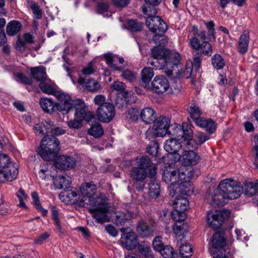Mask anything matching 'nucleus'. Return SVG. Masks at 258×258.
Instances as JSON below:
<instances>
[{
  "label": "nucleus",
  "instance_id": "7ed1b4c3",
  "mask_svg": "<svg viewBox=\"0 0 258 258\" xmlns=\"http://www.w3.org/2000/svg\"><path fill=\"white\" fill-rule=\"evenodd\" d=\"M59 145V141L54 136L45 135L37 152L44 160H52L57 156Z\"/></svg>",
  "mask_w": 258,
  "mask_h": 258
},
{
  "label": "nucleus",
  "instance_id": "9b49d317",
  "mask_svg": "<svg viewBox=\"0 0 258 258\" xmlns=\"http://www.w3.org/2000/svg\"><path fill=\"white\" fill-rule=\"evenodd\" d=\"M146 23L150 31L153 33H165L167 29V25L159 16L148 17Z\"/></svg>",
  "mask_w": 258,
  "mask_h": 258
},
{
  "label": "nucleus",
  "instance_id": "37998d69",
  "mask_svg": "<svg viewBox=\"0 0 258 258\" xmlns=\"http://www.w3.org/2000/svg\"><path fill=\"white\" fill-rule=\"evenodd\" d=\"M244 194L245 195L249 197H252L255 195H257V191L254 182H250L246 183L244 185Z\"/></svg>",
  "mask_w": 258,
  "mask_h": 258
},
{
  "label": "nucleus",
  "instance_id": "49530a36",
  "mask_svg": "<svg viewBox=\"0 0 258 258\" xmlns=\"http://www.w3.org/2000/svg\"><path fill=\"white\" fill-rule=\"evenodd\" d=\"M202 128H204L210 134L214 133L217 128V125L215 122L211 118H207Z\"/></svg>",
  "mask_w": 258,
  "mask_h": 258
},
{
  "label": "nucleus",
  "instance_id": "c9c22d12",
  "mask_svg": "<svg viewBox=\"0 0 258 258\" xmlns=\"http://www.w3.org/2000/svg\"><path fill=\"white\" fill-rule=\"evenodd\" d=\"M183 150L184 151H193L198 149V144L197 141L191 138L190 139L185 138L181 142Z\"/></svg>",
  "mask_w": 258,
  "mask_h": 258
},
{
  "label": "nucleus",
  "instance_id": "09e8293b",
  "mask_svg": "<svg viewBox=\"0 0 258 258\" xmlns=\"http://www.w3.org/2000/svg\"><path fill=\"white\" fill-rule=\"evenodd\" d=\"M159 148V146L158 142L153 140L150 142L149 145L147 146V152L152 156H157Z\"/></svg>",
  "mask_w": 258,
  "mask_h": 258
},
{
  "label": "nucleus",
  "instance_id": "e2e57ef3",
  "mask_svg": "<svg viewBox=\"0 0 258 258\" xmlns=\"http://www.w3.org/2000/svg\"><path fill=\"white\" fill-rule=\"evenodd\" d=\"M199 114H190L189 118L190 119L191 121L192 120L195 121L198 126L202 127L207 118L200 116Z\"/></svg>",
  "mask_w": 258,
  "mask_h": 258
},
{
  "label": "nucleus",
  "instance_id": "5fc2aeb1",
  "mask_svg": "<svg viewBox=\"0 0 258 258\" xmlns=\"http://www.w3.org/2000/svg\"><path fill=\"white\" fill-rule=\"evenodd\" d=\"M86 88L89 91L96 92L100 88L99 83L94 80H89L87 81Z\"/></svg>",
  "mask_w": 258,
  "mask_h": 258
},
{
  "label": "nucleus",
  "instance_id": "dca6fc26",
  "mask_svg": "<svg viewBox=\"0 0 258 258\" xmlns=\"http://www.w3.org/2000/svg\"><path fill=\"white\" fill-rule=\"evenodd\" d=\"M94 118V114H75L74 118L68 121L67 124L70 128L78 130L82 126L83 120L89 122Z\"/></svg>",
  "mask_w": 258,
  "mask_h": 258
},
{
  "label": "nucleus",
  "instance_id": "6e6d98bb",
  "mask_svg": "<svg viewBox=\"0 0 258 258\" xmlns=\"http://www.w3.org/2000/svg\"><path fill=\"white\" fill-rule=\"evenodd\" d=\"M142 120L146 124L155 123L157 116L156 114H140Z\"/></svg>",
  "mask_w": 258,
  "mask_h": 258
},
{
  "label": "nucleus",
  "instance_id": "bb28decb",
  "mask_svg": "<svg viewBox=\"0 0 258 258\" xmlns=\"http://www.w3.org/2000/svg\"><path fill=\"white\" fill-rule=\"evenodd\" d=\"M173 220L176 222L173 227L174 233L177 236H183L187 232L188 225L183 222L184 220Z\"/></svg>",
  "mask_w": 258,
  "mask_h": 258
},
{
  "label": "nucleus",
  "instance_id": "7c9ffc66",
  "mask_svg": "<svg viewBox=\"0 0 258 258\" xmlns=\"http://www.w3.org/2000/svg\"><path fill=\"white\" fill-rule=\"evenodd\" d=\"M154 75L153 69L150 68H144L141 72L142 84L145 87H149V84Z\"/></svg>",
  "mask_w": 258,
  "mask_h": 258
},
{
  "label": "nucleus",
  "instance_id": "a211bd4d",
  "mask_svg": "<svg viewBox=\"0 0 258 258\" xmlns=\"http://www.w3.org/2000/svg\"><path fill=\"white\" fill-rule=\"evenodd\" d=\"M179 159L184 166H193L198 163L200 156L193 151H184L180 156Z\"/></svg>",
  "mask_w": 258,
  "mask_h": 258
},
{
  "label": "nucleus",
  "instance_id": "774afa93",
  "mask_svg": "<svg viewBox=\"0 0 258 258\" xmlns=\"http://www.w3.org/2000/svg\"><path fill=\"white\" fill-rule=\"evenodd\" d=\"M98 119L104 123L110 122L114 117L115 114H96Z\"/></svg>",
  "mask_w": 258,
  "mask_h": 258
},
{
  "label": "nucleus",
  "instance_id": "0e129e2a",
  "mask_svg": "<svg viewBox=\"0 0 258 258\" xmlns=\"http://www.w3.org/2000/svg\"><path fill=\"white\" fill-rule=\"evenodd\" d=\"M121 76L125 80L130 82H134L136 80V74L128 70L124 71L122 73Z\"/></svg>",
  "mask_w": 258,
  "mask_h": 258
},
{
  "label": "nucleus",
  "instance_id": "473e14b6",
  "mask_svg": "<svg viewBox=\"0 0 258 258\" xmlns=\"http://www.w3.org/2000/svg\"><path fill=\"white\" fill-rule=\"evenodd\" d=\"M111 88L116 91L119 95H120L123 97H128L132 94V92H128L125 90V85L121 82L116 81L113 82L111 85Z\"/></svg>",
  "mask_w": 258,
  "mask_h": 258
},
{
  "label": "nucleus",
  "instance_id": "412c9836",
  "mask_svg": "<svg viewBox=\"0 0 258 258\" xmlns=\"http://www.w3.org/2000/svg\"><path fill=\"white\" fill-rule=\"evenodd\" d=\"M178 139H170L166 140L164 144L165 150L169 154L176 153L181 148L182 145Z\"/></svg>",
  "mask_w": 258,
  "mask_h": 258
},
{
  "label": "nucleus",
  "instance_id": "c03bdc74",
  "mask_svg": "<svg viewBox=\"0 0 258 258\" xmlns=\"http://www.w3.org/2000/svg\"><path fill=\"white\" fill-rule=\"evenodd\" d=\"M179 251L182 256L188 258L192 255V248L191 247V245L189 243H185L180 246Z\"/></svg>",
  "mask_w": 258,
  "mask_h": 258
},
{
  "label": "nucleus",
  "instance_id": "39448f33",
  "mask_svg": "<svg viewBox=\"0 0 258 258\" xmlns=\"http://www.w3.org/2000/svg\"><path fill=\"white\" fill-rule=\"evenodd\" d=\"M230 213L229 210L225 209L209 211L207 215V223L212 228L219 229L225 219L229 217Z\"/></svg>",
  "mask_w": 258,
  "mask_h": 258
},
{
  "label": "nucleus",
  "instance_id": "603ef678",
  "mask_svg": "<svg viewBox=\"0 0 258 258\" xmlns=\"http://www.w3.org/2000/svg\"><path fill=\"white\" fill-rule=\"evenodd\" d=\"M160 253L162 255L163 258H173L175 254V253L173 248L169 245H165L161 251Z\"/></svg>",
  "mask_w": 258,
  "mask_h": 258
},
{
  "label": "nucleus",
  "instance_id": "4be33fe9",
  "mask_svg": "<svg viewBox=\"0 0 258 258\" xmlns=\"http://www.w3.org/2000/svg\"><path fill=\"white\" fill-rule=\"evenodd\" d=\"M80 190L81 195L83 196L82 198L85 199V200H87V198L95 194L96 191V186L92 181H90L82 184Z\"/></svg>",
  "mask_w": 258,
  "mask_h": 258
},
{
  "label": "nucleus",
  "instance_id": "ddd939ff",
  "mask_svg": "<svg viewBox=\"0 0 258 258\" xmlns=\"http://www.w3.org/2000/svg\"><path fill=\"white\" fill-rule=\"evenodd\" d=\"M155 225L154 221L148 223L145 220H141L138 222L137 231L141 237H152L155 231Z\"/></svg>",
  "mask_w": 258,
  "mask_h": 258
},
{
  "label": "nucleus",
  "instance_id": "b1692460",
  "mask_svg": "<svg viewBox=\"0 0 258 258\" xmlns=\"http://www.w3.org/2000/svg\"><path fill=\"white\" fill-rule=\"evenodd\" d=\"M71 183V177L67 175H59L53 178V183L58 189L68 188Z\"/></svg>",
  "mask_w": 258,
  "mask_h": 258
},
{
  "label": "nucleus",
  "instance_id": "1a4fd4ad",
  "mask_svg": "<svg viewBox=\"0 0 258 258\" xmlns=\"http://www.w3.org/2000/svg\"><path fill=\"white\" fill-rule=\"evenodd\" d=\"M212 244L213 248L215 249L214 252L216 254H223L227 252L230 253V249L226 245L225 234L223 232H218L215 233L212 239Z\"/></svg>",
  "mask_w": 258,
  "mask_h": 258
},
{
  "label": "nucleus",
  "instance_id": "6ab92c4d",
  "mask_svg": "<svg viewBox=\"0 0 258 258\" xmlns=\"http://www.w3.org/2000/svg\"><path fill=\"white\" fill-rule=\"evenodd\" d=\"M55 164L58 168L67 170L75 167L76 165V160L73 157L61 155L58 157Z\"/></svg>",
  "mask_w": 258,
  "mask_h": 258
},
{
  "label": "nucleus",
  "instance_id": "aec40b11",
  "mask_svg": "<svg viewBox=\"0 0 258 258\" xmlns=\"http://www.w3.org/2000/svg\"><path fill=\"white\" fill-rule=\"evenodd\" d=\"M192 66L190 64H186L185 68L183 71H179V70L176 71V68H174V70L173 71V74L171 76H168L170 77L173 82L176 83L178 79H179L181 77H183L185 78H189L191 77L192 73ZM178 68V66L176 69Z\"/></svg>",
  "mask_w": 258,
  "mask_h": 258
},
{
  "label": "nucleus",
  "instance_id": "13d9d810",
  "mask_svg": "<svg viewBox=\"0 0 258 258\" xmlns=\"http://www.w3.org/2000/svg\"><path fill=\"white\" fill-rule=\"evenodd\" d=\"M88 205L96 206V200L93 196L87 198V200H85V199L82 198L79 201V206L87 207Z\"/></svg>",
  "mask_w": 258,
  "mask_h": 258
},
{
  "label": "nucleus",
  "instance_id": "338daca9",
  "mask_svg": "<svg viewBox=\"0 0 258 258\" xmlns=\"http://www.w3.org/2000/svg\"><path fill=\"white\" fill-rule=\"evenodd\" d=\"M202 59V54L201 52H197L193 58V62H190L189 64L195 67L197 70L199 69L201 66V60Z\"/></svg>",
  "mask_w": 258,
  "mask_h": 258
},
{
  "label": "nucleus",
  "instance_id": "ea45409f",
  "mask_svg": "<svg viewBox=\"0 0 258 258\" xmlns=\"http://www.w3.org/2000/svg\"><path fill=\"white\" fill-rule=\"evenodd\" d=\"M160 185L157 182L153 181L149 185V196L150 197L156 199L160 195Z\"/></svg>",
  "mask_w": 258,
  "mask_h": 258
},
{
  "label": "nucleus",
  "instance_id": "58836bf2",
  "mask_svg": "<svg viewBox=\"0 0 258 258\" xmlns=\"http://www.w3.org/2000/svg\"><path fill=\"white\" fill-rule=\"evenodd\" d=\"M130 219V215L124 212H119L116 214L114 223L117 226H124Z\"/></svg>",
  "mask_w": 258,
  "mask_h": 258
},
{
  "label": "nucleus",
  "instance_id": "680f3d73",
  "mask_svg": "<svg viewBox=\"0 0 258 258\" xmlns=\"http://www.w3.org/2000/svg\"><path fill=\"white\" fill-rule=\"evenodd\" d=\"M128 28L134 32L140 31L142 28L141 23L134 20H130L128 21Z\"/></svg>",
  "mask_w": 258,
  "mask_h": 258
},
{
  "label": "nucleus",
  "instance_id": "423d86ee",
  "mask_svg": "<svg viewBox=\"0 0 258 258\" xmlns=\"http://www.w3.org/2000/svg\"><path fill=\"white\" fill-rule=\"evenodd\" d=\"M119 230L123 233L120 240L122 246L129 250L135 248L138 244V239L135 232L131 231L130 226L123 227Z\"/></svg>",
  "mask_w": 258,
  "mask_h": 258
},
{
  "label": "nucleus",
  "instance_id": "f03ea898",
  "mask_svg": "<svg viewBox=\"0 0 258 258\" xmlns=\"http://www.w3.org/2000/svg\"><path fill=\"white\" fill-rule=\"evenodd\" d=\"M151 55L148 60V64L154 67L155 70H164L167 76H171L174 68L180 65V54L178 52L170 53L162 46L153 48Z\"/></svg>",
  "mask_w": 258,
  "mask_h": 258
},
{
  "label": "nucleus",
  "instance_id": "9d476101",
  "mask_svg": "<svg viewBox=\"0 0 258 258\" xmlns=\"http://www.w3.org/2000/svg\"><path fill=\"white\" fill-rule=\"evenodd\" d=\"M170 124V119L165 116L157 117L153 125L154 134L156 137H164L168 133V129Z\"/></svg>",
  "mask_w": 258,
  "mask_h": 258
},
{
  "label": "nucleus",
  "instance_id": "393cba45",
  "mask_svg": "<svg viewBox=\"0 0 258 258\" xmlns=\"http://www.w3.org/2000/svg\"><path fill=\"white\" fill-rule=\"evenodd\" d=\"M130 175L134 181L145 180L147 176V172L145 169L135 166L130 170Z\"/></svg>",
  "mask_w": 258,
  "mask_h": 258
},
{
  "label": "nucleus",
  "instance_id": "2f4dec72",
  "mask_svg": "<svg viewBox=\"0 0 258 258\" xmlns=\"http://www.w3.org/2000/svg\"><path fill=\"white\" fill-rule=\"evenodd\" d=\"M179 191L183 195H189L194 191V187L190 182L186 179L180 180L178 182Z\"/></svg>",
  "mask_w": 258,
  "mask_h": 258
},
{
  "label": "nucleus",
  "instance_id": "4468645a",
  "mask_svg": "<svg viewBox=\"0 0 258 258\" xmlns=\"http://www.w3.org/2000/svg\"><path fill=\"white\" fill-rule=\"evenodd\" d=\"M89 211L93 214V217L98 223L102 224L109 221V218L106 215L108 208L104 203L100 204L97 208L89 209Z\"/></svg>",
  "mask_w": 258,
  "mask_h": 258
},
{
  "label": "nucleus",
  "instance_id": "de8ad7c7",
  "mask_svg": "<svg viewBox=\"0 0 258 258\" xmlns=\"http://www.w3.org/2000/svg\"><path fill=\"white\" fill-rule=\"evenodd\" d=\"M114 105L111 103L105 102L104 104H101L98 108L97 113H114Z\"/></svg>",
  "mask_w": 258,
  "mask_h": 258
},
{
  "label": "nucleus",
  "instance_id": "2eb2a0df",
  "mask_svg": "<svg viewBox=\"0 0 258 258\" xmlns=\"http://www.w3.org/2000/svg\"><path fill=\"white\" fill-rule=\"evenodd\" d=\"M136 161L137 167L145 170L148 169L150 176L152 178L154 177L157 173V167L152 162L149 157L143 156L140 158L138 157Z\"/></svg>",
  "mask_w": 258,
  "mask_h": 258
},
{
  "label": "nucleus",
  "instance_id": "a18cd8bd",
  "mask_svg": "<svg viewBox=\"0 0 258 258\" xmlns=\"http://www.w3.org/2000/svg\"><path fill=\"white\" fill-rule=\"evenodd\" d=\"M200 52L202 54H204L208 56H210L212 54L213 49L211 44L208 42L205 41L201 44Z\"/></svg>",
  "mask_w": 258,
  "mask_h": 258
},
{
  "label": "nucleus",
  "instance_id": "c85d7f7f",
  "mask_svg": "<svg viewBox=\"0 0 258 258\" xmlns=\"http://www.w3.org/2000/svg\"><path fill=\"white\" fill-rule=\"evenodd\" d=\"M187 121L182 123L181 126L182 128V133L181 135V139H190L193 137V130L194 127L191 123V120L189 117L187 118Z\"/></svg>",
  "mask_w": 258,
  "mask_h": 258
},
{
  "label": "nucleus",
  "instance_id": "6e6552de",
  "mask_svg": "<svg viewBox=\"0 0 258 258\" xmlns=\"http://www.w3.org/2000/svg\"><path fill=\"white\" fill-rule=\"evenodd\" d=\"M174 211L171 213L173 219L184 220L186 218L185 212L188 209V201L186 198L176 199L173 203Z\"/></svg>",
  "mask_w": 258,
  "mask_h": 258
},
{
  "label": "nucleus",
  "instance_id": "864d4df0",
  "mask_svg": "<svg viewBox=\"0 0 258 258\" xmlns=\"http://www.w3.org/2000/svg\"><path fill=\"white\" fill-rule=\"evenodd\" d=\"M155 34L153 36V41L156 44H159V46H162L164 45L167 40L165 38V36L164 35V33H160V32H158L157 33H154Z\"/></svg>",
  "mask_w": 258,
  "mask_h": 258
},
{
  "label": "nucleus",
  "instance_id": "f3484780",
  "mask_svg": "<svg viewBox=\"0 0 258 258\" xmlns=\"http://www.w3.org/2000/svg\"><path fill=\"white\" fill-rule=\"evenodd\" d=\"M168 80L162 75L156 76L151 83L152 89L157 93H163L169 88Z\"/></svg>",
  "mask_w": 258,
  "mask_h": 258
},
{
  "label": "nucleus",
  "instance_id": "cd10ccee",
  "mask_svg": "<svg viewBox=\"0 0 258 258\" xmlns=\"http://www.w3.org/2000/svg\"><path fill=\"white\" fill-rule=\"evenodd\" d=\"M30 72L33 77L37 81L41 82L46 80V73L45 68L42 66L32 68Z\"/></svg>",
  "mask_w": 258,
  "mask_h": 258
},
{
  "label": "nucleus",
  "instance_id": "bf43d9fd",
  "mask_svg": "<svg viewBox=\"0 0 258 258\" xmlns=\"http://www.w3.org/2000/svg\"><path fill=\"white\" fill-rule=\"evenodd\" d=\"M154 7L151 5H144L142 7L143 13L148 16V17H156L157 16H155V15L157 11Z\"/></svg>",
  "mask_w": 258,
  "mask_h": 258
},
{
  "label": "nucleus",
  "instance_id": "a878e982",
  "mask_svg": "<svg viewBox=\"0 0 258 258\" xmlns=\"http://www.w3.org/2000/svg\"><path fill=\"white\" fill-rule=\"evenodd\" d=\"M104 58L108 65L112 69L116 70L120 69V67L118 66V64H122L124 62V59L122 57L112 55L111 54H105Z\"/></svg>",
  "mask_w": 258,
  "mask_h": 258
},
{
  "label": "nucleus",
  "instance_id": "69168bd1",
  "mask_svg": "<svg viewBox=\"0 0 258 258\" xmlns=\"http://www.w3.org/2000/svg\"><path fill=\"white\" fill-rule=\"evenodd\" d=\"M128 97L120 98L119 96L115 100V106L116 108L119 109V111H122L123 108L126 107L127 104V99Z\"/></svg>",
  "mask_w": 258,
  "mask_h": 258
},
{
  "label": "nucleus",
  "instance_id": "f257e3e1",
  "mask_svg": "<svg viewBox=\"0 0 258 258\" xmlns=\"http://www.w3.org/2000/svg\"><path fill=\"white\" fill-rule=\"evenodd\" d=\"M243 188L237 181L231 179L221 181L218 188L210 190L206 195L207 202L213 207L223 206L225 199L233 200L242 194Z\"/></svg>",
  "mask_w": 258,
  "mask_h": 258
},
{
  "label": "nucleus",
  "instance_id": "79ce46f5",
  "mask_svg": "<svg viewBox=\"0 0 258 258\" xmlns=\"http://www.w3.org/2000/svg\"><path fill=\"white\" fill-rule=\"evenodd\" d=\"M212 63L214 68L217 70L222 69L225 65L224 59L219 54H216L213 55L212 58Z\"/></svg>",
  "mask_w": 258,
  "mask_h": 258
},
{
  "label": "nucleus",
  "instance_id": "5701e85b",
  "mask_svg": "<svg viewBox=\"0 0 258 258\" xmlns=\"http://www.w3.org/2000/svg\"><path fill=\"white\" fill-rule=\"evenodd\" d=\"M249 42V33L245 30L240 35L238 43V50L240 53L244 54L247 52Z\"/></svg>",
  "mask_w": 258,
  "mask_h": 258
},
{
  "label": "nucleus",
  "instance_id": "0eeeda50",
  "mask_svg": "<svg viewBox=\"0 0 258 258\" xmlns=\"http://www.w3.org/2000/svg\"><path fill=\"white\" fill-rule=\"evenodd\" d=\"M186 173L181 170L172 168H166L163 170L162 179L164 181L169 184H175L180 180L186 178Z\"/></svg>",
  "mask_w": 258,
  "mask_h": 258
},
{
  "label": "nucleus",
  "instance_id": "8fccbe9b",
  "mask_svg": "<svg viewBox=\"0 0 258 258\" xmlns=\"http://www.w3.org/2000/svg\"><path fill=\"white\" fill-rule=\"evenodd\" d=\"M138 250L146 258H153L152 251L149 245L147 244H140L138 246Z\"/></svg>",
  "mask_w": 258,
  "mask_h": 258
},
{
  "label": "nucleus",
  "instance_id": "20e7f679",
  "mask_svg": "<svg viewBox=\"0 0 258 258\" xmlns=\"http://www.w3.org/2000/svg\"><path fill=\"white\" fill-rule=\"evenodd\" d=\"M0 173L9 181L15 179L18 173L17 167L10 161L9 157L6 154L0 155Z\"/></svg>",
  "mask_w": 258,
  "mask_h": 258
},
{
  "label": "nucleus",
  "instance_id": "3c124183",
  "mask_svg": "<svg viewBox=\"0 0 258 258\" xmlns=\"http://www.w3.org/2000/svg\"><path fill=\"white\" fill-rule=\"evenodd\" d=\"M45 81H43L40 82L39 87L41 90L45 93L48 94L50 95H54L56 90L53 86L49 84H46Z\"/></svg>",
  "mask_w": 258,
  "mask_h": 258
},
{
  "label": "nucleus",
  "instance_id": "052dcab7",
  "mask_svg": "<svg viewBox=\"0 0 258 258\" xmlns=\"http://www.w3.org/2000/svg\"><path fill=\"white\" fill-rule=\"evenodd\" d=\"M162 238L160 236H156L152 242L153 247L155 250L159 251L165 246L162 242Z\"/></svg>",
  "mask_w": 258,
  "mask_h": 258
},
{
  "label": "nucleus",
  "instance_id": "4c0bfd02",
  "mask_svg": "<svg viewBox=\"0 0 258 258\" xmlns=\"http://www.w3.org/2000/svg\"><path fill=\"white\" fill-rule=\"evenodd\" d=\"M72 108L75 109V113H90L87 111V106L83 101L81 99H76L72 102Z\"/></svg>",
  "mask_w": 258,
  "mask_h": 258
},
{
  "label": "nucleus",
  "instance_id": "a19ab883",
  "mask_svg": "<svg viewBox=\"0 0 258 258\" xmlns=\"http://www.w3.org/2000/svg\"><path fill=\"white\" fill-rule=\"evenodd\" d=\"M66 196L69 200V201L73 204H78L81 199H80V195L76 188H71L67 191Z\"/></svg>",
  "mask_w": 258,
  "mask_h": 258
},
{
  "label": "nucleus",
  "instance_id": "4d7b16f0",
  "mask_svg": "<svg viewBox=\"0 0 258 258\" xmlns=\"http://www.w3.org/2000/svg\"><path fill=\"white\" fill-rule=\"evenodd\" d=\"M51 211L52 213V219L54 220V224L56 226L57 229L61 232V227L60 223L58 219V212L56 207L52 206L51 207Z\"/></svg>",
  "mask_w": 258,
  "mask_h": 258
},
{
  "label": "nucleus",
  "instance_id": "c756f323",
  "mask_svg": "<svg viewBox=\"0 0 258 258\" xmlns=\"http://www.w3.org/2000/svg\"><path fill=\"white\" fill-rule=\"evenodd\" d=\"M40 104L43 111L48 113L57 111L56 110L57 104L53 102L50 99L46 98L41 99L40 101Z\"/></svg>",
  "mask_w": 258,
  "mask_h": 258
},
{
  "label": "nucleus",
  "instance_id": "e433bc0d",
  "mask_svg": "<svg viewBox=\"0 0 258 258\" xmlns=\"http://www.w3.org/2000/svg\"><path fill=\"white\" fill-rule=\"evenodd\" d=\"M182 128L181 125L176 123L170 124L168 129L167 134L174 137L175 139H181Z\"/></svg>",
  "mask_w": 258,
  "mask_h": 258
},
{
  "label": "nucleus",
  "instance_id": "f8f14e48",
  "mask_svg": "<svg viewBox=\"0 0 258 258\" xmlns=\"http://www.w3.org/2000/svg\"><path fill=\"white\" fill-rule=\"evenodd\" d=\"M54 95L59 101L56 103V110L58 111H65L68 113L72 108V100L70 95L60 91H56Z\"/></svg>",
  "mask_w": 258,
  "mask_h": 258
},
{
  "label": "nucleus",
  "instance_id": "f704fd0d",
  "mask_svg": "<svg viewBox=\"0 0 258 258\" xmlns=\"http://www.w3.org/2000/svg\"><path fill=\"white\" fill-rule=\"evenodd\" d=\"M21 28V24L17 21H12L9 22L7 26L6 31L10 36H14L17 34Z\"/></svg>",
  "mask_w": 258,
  "mask_h": 258
},
{
  "label": "nucleus",
  "instance_id": "72a5a7b5",
  "mask_svg": "<svg viewBox=\"0 0 258 258\" xmlns=\"http://www.w3.org/2000/svg\"><path fill=\"white\" fill-rule=\"evenodd\" d=\"M88 134L95 138H99L104 135V130L102 125L96 122L91 125L88 131Z\"/></svg>",
  "mask_w": 258,
  "mask_h": 258
}]
</instances>
